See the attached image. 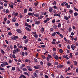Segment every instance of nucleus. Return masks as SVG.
Segmentation results:
<instances>
[{
	"instance_id": "obj_58",
	"label": "nucleus",
	"mask_w": 78,
	"mask_h": 78,
	"mask_svg": "<svg viewBox=\"0 0 78 78\" xmlns=\"http://www.w3.org/2000/svg\"><path fill=\"white\" fill-rule=\"evenodd\" d=\"M15 25L16 27H19V24L17 23H15Z\"/></svg>"
},
{
	"instance_id": "obj_34",
	"label": "nucleus",
	"mask_w": 78,
	"mask_h": 78,
	"mask_svg": "<svg viewBox=\"0 0 78 78\" xmlns=\"http://www.w3.org/2000/svg\"><path fill=\"white\" fill-rule=\"evenodd\" d=\"M59 52L60 53H62V52H63V50H62V49H60L59 50Z\"/></svg>"
},
{
	"instance_id": "obj_20",
	"label": "nucleus",
	"mask_w": 78,
	"mask_h": 78,
	"mask_svg": "<svg viewBox=\"0 0 78 78\" xmlns=\"http://www.w3.org/2000/svg\"><path fill=\"white\" fill-rule=\"evenodd\" d=\"M9 7H10V8H14V5H13L10 4H9Z\"/></svg>"
},
{
	"instance_id": "obj_60",
	"label": "nucleus",
	"mask_w": 78,
	"mask_h": 78,
	"mask_svg": "<svg viewBox=\"0 0 78 78\" xmlns=\"http://www.w3.org/2000/svg\"><path fill=\"white\" fill-rule=\"evenodd\" d=\"M34 61L35 62H37V59L36 58H35L34 59Z\"/></svg>"
},
{
	"instance_id": "obj_57",
	"label": "nucleus",
	"mask_w": 78,
	"mask_h": 78,
	"mask_svg": "<svg viewBox=\"0 0 78 78\" xmlns=\"http://www.w3.org/2000/svg\"><path fill=\"white\" fill-rule=\"evenodd\" d=\"M12 57L13 58H16V56H15V55H12Z\"/></svg>"
},
{
	"instance_id": "obj_52",
	"label": "nucleus",
	"mask_w": 78,
	"mask_h": 78,
	"mask_svg": "<svg viewBox=\"0 0 78 78\" xmlns=\"http://www.w3.org/2000/svg\"><path fill=\"white\" fill-rule=\"evenodd\" d=\"M5 12L6 13H9V10H8V9H6Z\"/></svg>"
},
{
	"instance_id": "obj_24",
	"label": "nucleus",
	"mask_w": 78,
	"mask_h": 78,
	"mask_svg": "<svg viewBox=\"0 0 78 78\" xmlns=\"http://www.w3.org/2000/svg\"><path fill=\"white\" fill-rule=\"evenodd\" d=\"M61 27V24L60 23H59L58 24V26H57V27L58 28H60Z\"/></svg>"
},
{
	"instance_id": "obj_49",
	"label": "nucleus",
	"mask_w": 78,
	"mask_h": 78,
	"mask_svg": "<svg viewBox=\"0 0 78 78\" xmlns=\"http://www.w3.org/2000/svg\"><path fill=\"white\" fill-rule=\"evenodd\" d=\"M74 9L76 11H78V9H77L76 8H75V7H74Z\"/></svg>"
},
{
	"instance_id": "obj_37",
	"label": "nucleus",
	"mask_w": 78,
	"mask_h": 78,
	"mask_svg": "<svg viewBox=\"0 0 78 78\" xmlns=\"http://www.w3.org/2000/svg\"><path fill=\"white\" fill-rule=\"evenodd\" d=\"M24 42H25V44H27L28 42V39H26L25 40Z\"/></svg>"
},
{
	"instance_id": "obj_63",
	"label": "nucleus",
	"mask_w": 78,
	"mask_h": 78,
	"mask_svg": "<svg viewBox=\"0 0 78 78\" xmlns=\"http://www.w3.org/2000/svg\"><path fill=\"white\" fill-rule=\"evenodd\" d=\"M4 6L6 7L7 6H8V4L6 3H5L4 4Z\"/></svg>"
},
{
	"instance_id": "obj_26",
	"label": "nucleus",
	"mask_w": 78,
	"mask_h": 78,
	"mask_svg": "<svg viewBox=\"0 0 78 78\" xmlns=\"http://www.w3.org/2000/svg\"><path fill=\"white\" fill-rule=\"evenodd\" d=\"M69 12L71 14H73V10L72 9H69Z\"/></svg>"
},
{
	"instance_id": "obj_29",
	"label": "nucleus",
	"mask_w": 78,
	"mask_h": 78,
	"mask_svg": "<svg viewBox=\"0 0 78 78\" xmlns=\"http://www.w3.org/2000/svg\"><path fill=\"white\" fill-rule=\"evenodd\" d=\"M69 56V55H63V57L64 58H66L67 57Z\"/></svg>"
},
{
	"instance_id": "obj_38",
	"label": "nucleus",
	"mask_w": 78,
	"mask_h": 78,
	"mask_svg": "<svg viewBox=\"0 0 78 78\" xmlns=\"http://www.w3.org/2000/svg\"><path fill=\"white\" fill-rule=\"evenodd\" d=\"M1 66L2 67H5V64L2 63L1 64Z\"/></svg>"
},
{
	"instance_id": "obj_7",
	"label": "nucleus",
	"mask_w": 78,
	"mask_h": 78,
	"mask_svg": "<svg viewBox=\"0 0 78 78\" xmlns=\"http://www.w3.org/2000/svg\"><path fill=\"white\" fill-rule=\"evenodd\" d=\"M16 31L18 33H21L22 31H21V30L20 29H18L16 30Z\"/></svg>"
},
{
	"instance_id": "obj_9",
	"label": "nucleus",
	"mask_w": 78,
	"mask_h": 78,
	"mask_svg": "<svg viewBox=\"0 0 78 78\" xmlns=\"http://www.w3.org/2000/svg\"><path fill=\"white\" fill-rule=\"evenodd\" d=\"M19 14V13L18 12H16L15 13V12H14L13 13V15H14L15 16H18V15Z\"/></svg>"
},
{
	"instance_id": "obj_54",
	"label": "nucleus",
	"mask_w": 78,
	"mask_h": 78,
	"mask_svg": "<svg viewBox=\"0 0 78 78\" xmlns=\"http://www.w3.org/2000/svg\"><path fill=\"white\" fill-rule=\"evenodd\" d=\"M23 47V46H22V45H19L18 47V48H22V47Z\"/></svg>"
},
{
	"instance_id": "obj_8",
	"label": "nucleus",
	"mask_w": 78,
	"mask_h": 78,
	"mask_svg": "<svg viewBox=\"0 0 78 78\" xmlns=\"http://www.w3.org/2000/svg\"><path fill=\"white\" fill-rule=\"evenodd\" d=\"M25 25L26 27H28L29 28H31V26L30 25L28 24L27 23L25 24Z\"/></svg>"
},
{
	"instance_id": "obj_53",
	"label": "nucleus",
	"mask_w": 78,
	"mask_h": 78,
	"mask_svg": "<svg viewBox=\"0 0 78 78\" xmlns=\"http://www.w3.org/2000/svg\"><path fill=\"white\" fill-rule=\"evenodd\" d=\"M68 49L70 50V46L69 45H68L67 46Z\"/></svg>"
},
{
	"instance_id": "obj_56",
	"label": "nucleus",
	"mask_w": 78,
	"mask_h": 78,
	"mask_svg": "<svg viewBox=\"0 0 78 78\" xmlns=\"http://www.w3.org/2000/svg\"><path fill=\"white\" fill-rule=\"evenodd\" d=\"M74 40L75 41H78V38H77V37H75L74 38Z\"/></svg>"
},
{
	"instance_id": "obj_64",
	"label": "nucleus",
	"mask_w": 78,
	"mask_h": 78,
	"mask_svg": "<svg viewBox=\"0 0 78 78\" xmlns=\"http://www.w3.org/2000/svg\"><path fill=\"white\" fill-rule=\"evenodd\" d=\"M3 6H0V9H3Z\"/></svg>"
},
{
	"instance_id": "obj_1",
	"label": "nucleus",
	"mask_w": 78,
	"mask_h": 78,
	"mask_svg": "<svg viewBox=\"0 0 78 78\" xmlns=\"http://www.w3.org/2000/svg\"><path fill=\"white\" fill-rule=\"evenodd\" d=\"M19 51H20V49L19 48H17L16 50L14 49L13 51V54L15 55L16 53H18Z\"/></svg>"
},
{
	"instance_id": "obj_51",
	"label": "nucleus",
	"mask_w": 78,
	"mask_h": 78,
	"mask_svg": "<svg viewBox=\"0 0 78 78\" xmlns=\"http://www.w3.org/2000/svg\"><path fill=\"white\" fill-rule=\"evenodd\" d=\"M51 63H50V62H48V67H50L51 66Z\"/></svg>"
},
{
	"instance_id": "obj_5",
	"label": "nucleus",
	"mask_w": 78,
	"mask_h": 78,
	"mask_svg": "<svg viewBox=\"0 0 78 78\" xmlns=\"http://www.w3.org/2000/svg\"><path fill=\"white\" fill-rule=\"evenodd\" d=\"M65 6L67 8H68L69 9L70 7V5H68V3H67L65 4Z\"/></svg>"
},
{
	"instance_id": "obj_35",
	"label": "nucleus",
	"mask_w": 78,
	"mask_h": 78,
	"mask_svg": "<svg viewBox=\"0 0 78 78\" xmlns=\"http://www.w3.org/2000/svg\"><path fill=\"white\" fill-rule=\"evenodd\" d=\"M16 70L17 71H18V72H20V69L18 67L17 68Z\"/></svg>"
},
{
	"instance_id": "obj_27",
	"label": "nucleus",
	"mask_w": 78,
	"mask_h": 78,
	"mask_svg": "<svg viewBox=\"0 0 78 78\" xmlns=\"http://www.w3.org/2000/svg\"><path fill=\"white\" fill-rule=\"evenodd\" d=\"M23 70L24 72H26L27 70V69L25 68H23Z\"/></svg>"
},
{
	"instance_id": "obj_32",
	"label": "nucleus",
	"mask_w": 78,
	"mask_h": 78,
	"mask_svg": "<svg viewBox=\"0 0 78 78\" xmlns=\"http://www.w3.org/2000/svg\"><path fill=\"white\" fill-rule=\"evenodd\" d=\"M69 55H70L69 57L70 58H72L73 57V55H72V53H70Z\"/></svg>"
},
{
	"instance_id": "obj_4",
	"label": "nucleus",
	"mask_w": 78,
	"mask_h": 78,
	"mask_svg": "<svg viewBox=\"0 0 78 78\" xmlns=\"http://www.w3.org/2000/svg\"><path fill=\"white\" fill-rule=\"evenodd\" d=\"M71 47L72 49L73 50H74L76 48V46L74 45V44H72Z\"/></svg>"
},
{
	"instance_id": "obj_18",
	"label": "nucleus",
	"mask_w": 78,
	"mask_h": 78,
	"mask_svg": "<svg viewBox=\"0 0 78 78\" xmlns=\"http://www.w3.org/2000/svg\"><path fill=\"white\" fill-rule=\"evenodd\" d=\"M64 19H65V20H67L69 19V17L67 16H65L64 17Z\"/></svg>"
},
{
	"instance_id": "obj_10",
	"label": "nucleus",
	"mask_w": 78,
	"mask_h": 78,
	"mask_svg": "<svg viewBox=\"0 0 78 78\" xmlns=\"http://www.w3.org/2000/svg\"><path fill=\"white\" fill-rule=\"evenodd\" d=\"M12 22H16V19L15 17H13L12 18Z\"/></svg>"
},
{
	"instance_id": "obj_3",
	"label": "nucleus",
	"mask_w": 78,
	"mask_h": 78,
	"mask_svg": "<svg viewBox=\"0 0 78 78\" xmlns=\"http://www.w3.org/2000/svg\"><path fill=\"white\" fill-rule=\"evenodd\" d=\"M11 38L12 40H16L17 39H18V36H15L14 37H11Z\"/></svg>"
},
{
	"instance_id": "obj_21",
	"label": "nucleus",
	"mask_w": 78,
	"mask_h": 78,
	"mask_svg": "<svg viewBox=\"0 0 78 78\" xmlns=\"http://www.w3.org/2000/svg\"><path fill=\"white\" fill-rule=\"evenodd\" d=\"M53 8L54 9H57V10H58V9H59V8L58 7L56 6V5H54L53 7Z\"/></svg>"
},
{
	"instance_id": "obj_28",
	"label": "nucleus",
	"mask_w": 78,
	"mask_h": 78,
	"mask_svg": "<svg viewBox=\"0 0 78 78\" xmlns=\"http://www.w3.org/2000/svg\"><path fill=\"white\" fill-rule=\"evenodd\" d=\"M49 12H52L53 11V8L52 7H50L49 9Z\"/></svg>"
},
{
	"instance_id": "obj_36",
	"label": "nucleus",
	"mask_w": 78,
	"mask_h": 78,
	"mask_svg": "<svg viewBox=\"0 0 78 78\" xmlns=\"http://www.w3.org/2000/svg\"><path fill=\"white\" fill-rule=\"evenodd\" d=\"M66 3V2H63L62 4H61L62 6H64V4Z\"/></svg>"
},
{
	"instance_id": "obj_33",
	"label": "nucleus",
	"mask_w": 78,
	"mask_h": 78,
	"mask_svg": "<svg viewBox=\"0 0 78 78\" xmlns=\"http://www.w3.org/2000/svg\"><path fill=\"white\" fill-rule=\"evenodd\" d=\"M34 37H35V38H37V37H38V35L37 34H35Z\"/></svg>"
},
{
	"instance_id": "obj_16",
	"label": "nucleus",
	"mask_w": 78,
	"mask_h": 78,
	"mask_svg": "<svg viewBox=\"0 0 78 78\" xmlns=\"http://www.w3.org/2000/svg\"><path fill=\"white\" fill-rule=\"evenodd\" d=\"M25 66V64H23L22 65H21L20 66V69H22V68L23 67H24Z\"/></svg>"
},
{
	"instance_id": "obj_15",
	"label": "nucleus",
	"mask_w": 78,
	"mask_h": 78,
	"mask_svg": "<svg viewBox=\"0 0 78 78\" xmlns=\"http://www.w3.org/2000/svg\"><path fill=\"white\" fill-rule=\"evenodd\" d=\"M55 59L56 60H58L59 59V57L58 55H55V56H54Z\"/></svg>"
},
{
	"instance_id": "obj_46",
	"label": "nucleus",
	"mask_w": 78,
	"mask_h": 78,
	"mask_svg": "<svg viewBox=\"0 0 78 78\" xmlns=\"http://www.w3.org/2000/svg\"><path fill=\"white\" fill-rule=\"evenodd\" d=\"M54 28H55V29H57V26L54 25L53 26Z\"/></svg>"
},
{
	"instance_id": "obj_45",
	"label": "nucleus",
	"mask_w": 78,
	"mask_h": 78,
	"mask_svg": "<svg viewBox=\"0 0 78 78\" xmlns=\"http://www.w3.org/2000/svg\"><path fill=\"white\" fill-rule=\"evenodd\" d=\"M42 57L43 59H45L46 58V57H45V56L43 55H42Z\"/></svg>"
},
{
	"instance_id": "obj_2",
	"label": "nucleus",
	"mask_w": 78,
	"mask_h": 78,
	"mask_svg": "<svg viewBox=\"0 0 78 78\" xmlns=\"http://www.w3.org/2000/svg\"><path fill=\"white\" fill-rule=\"evenodd\" d=\"M61 12H58V14H56V13H55L54 15V16L55 17L56 16H58L59 17H61Z\"/></svg>"
},
{
	"instance_id": "obj_17",
	"label": "nucleus",
	"mask_w": 78,
	"mask_h": 78,
	"mask_svg": "<svg viewBox=\"0 0 78 78\" xmlns=\"http://www.w3.org/2000/svg\"><path fill=\"white\" fill-rule=\"evenodd\" d=\"M1 63H2V64H4V65H5V66H8V62H2Z\"/></svg>"
},
{
	"instance_id": "obj_59",
	"label": "nucleus",
	"mask_w": 78,
	"mask_h": 78,
	"mask_svg": "<svg viewBox=\"0 0 78 78\" xmlns=\"http://www.w3.org/2000/svg\"><path fill=\"white\" fill-rule=\"evenodd\" d=\"M48 56L49 58H52V56L50 55H48Z\"/></svg>"
},
{
	"instance_id": "obj_47",
	"label": "nucleus",
	"mask_w": 78,
	"mask_h": 78,
	"mask_svg": "<svg viewBox=\"0 0 78 78\" xmlns=\"http://www.w3.org/2000/svg\"><path fill=\"white\" fill-rule=\"evenodd\" d=\"M1 53L2 54H4V53H5V52L4 51H3V49H1Z\"/></svg>"
},
{
	"instance_id": "obj_22",
	"label": "nucleus",
	"mask_w": 78,
	"mask_h": 78,
	"mask_svg": "<svg viewBox=\"0 0 78 78\" xmlns=\"http://www.w3.org/2000/svg\"><path fill=\"white\" fill-rule=\"evenodd\" d=\"M40 22L39 21H37L35 23L36 25H39L40 24Z\"/></svg>"
},
{
	"instance_id": "obj_31",
	"label": "nucleus",
	"mask_w": 78,
	"mask_h": 78,
	"mask_svg": "<svg viewBox=\"0 0 78 78\" xmlns=\"http://www.w3.org/2000/svg\"><path fill=\"white\" fill-rule=\"evenodd\" d=\"M78 15V13L76 12H75L74 14V16H77Z\"/></svg>"
},
{
	"instance_id": "obj_40",
	"label": "nucleus",
	"mask_w": 78,
	"mask_h": 78,
	"mask_svg": "<svg viewBox=\"0 0 78 78\" xmlns=\"http://www.w3.org/2000/svg\"><path fill=\"white\" fill-rule=\"evenodd\" d=\"M72 31V27H70L69 28V31L70 32Z\"/></svg>"
},
{
	"instance_id": "obj_44",
	"label": "nucleus",
	"mask_w": 78,
	"mask_h": 78,
	"mask_svg": "<svg viewBox=\"0 0 78 78\" xmlns=\"http://www.w3.org/2000/svg\"><path fill=\"white\" fill-rule=\"evenodd\" d=\"M41 47L42 48H45V45H41Z\"/></svg>"
},
{
	"instance_id": "obj_62",
	"label": "nucleus",
	"mask_w": 78,
	"mask_h": 78,
	"mask_svg": "<svg viewBox=\"0 0 78 78\" xmlns=\"http://www.w3.org/2000/svg\"><path fill=\"white\" fill-rule=\"evenodd\" d=\"M0 4L1 5H2V6H3V3L1 1H0Z\"/></svg>"
},
{
	"instance_id": "obj_43",
	"label": "nucleus",
	"mask_w": 78,
	"mask_h": 78,
	"mask_svg": "<svg viewBox=\"0 0 78 78\" xmlns=\"http://www.w3.org/2000/svg\"><path fill=\"white\" fill-rule=\"evenodd\" d=\"M52 36H53V37L55 36V35H56V32H54L52 34Z\"/></svg>"
},
{
	"instance_id": "obj_42",
	"label": "nucleus",
	"mask_w": 78,
	"mask_h": 78,
	"mask_svg": "<svg viewBox=\"0 0 78 78\" xmlns=\"http://www.w3.org/2000/svg\"><path fill=\"white\" fill-rule=\"evenodd\" d=\"M28 69L29 71H30V72H32L33 71V69L31 68H29Z\"/></svg>"
},
{
	"instance_id": "obj_30",
	"label": "nucleus",
	"mask_w": 78,
	"mask_h": 78,
	"mask_svg": "<svg viewBox=\"0 0 78 78\" xmlns=\"http://www.w3.org/2000/svg\"><path fill=\"white\" fill-rule=\"evenodd\" d=\"M28 12V10L27 9H24V13H27Z\"/></svg>"
},
{
	"instance_id": "obj_25",
	"label": "nucleus",
	"mask_w": 78,
	"mask_h": 78,
	"mask_svg": "<svg viewBox=\"0 0 78 78\" xmlns=\"http://www.w3.org/2000/svg\"><path fill=\"white\" fill-rule=\"evenodd\" d=\"M34 75L36 77V78H37V74H36V73H33Z\"/></svg>"
},
{
	"instance_id": "obj_14",
	"label": "nucleus",
	"mask_w": 78,
	"mask_h": 78,
	"mask_svg": "<svg viewBox=\"0 0 78 78\" xmlns=\"http://www.w3.org/2000/svg\"><path fill=\"white\" fill-rule=\"evenodd\" d=\"M43 17H44V16H42V15H41L39 16L38 17V20H41V19H42V18H43Z\"/></svg>"
},
{
	"instance_id": "obj_23",
	"label": "nucleus",
	"mask_w": 78,
	"mask_h": 78,
	"mask_svg": "<svg viewBox=\"0 0 78 78\" xmlns=\"http://www.w3.org/2000/svg\"><path fill=\"white\" fill-rule=\"evenodd\" d=\"M20 77H21V78H26L27 77L25 76L24 75H21Z\"/></svg>"
},
{
	"instance_id": "obj_39",
	"label": "nucleus",
	"mask_w": 78,
	"mask_h": 78,
	"mask_svg": "<svg viewBox=\"0 0 78 78\" xmlns=\"http://www.w3.org/2000/svg\"><path fill=\"white\" fill-rule=\"evenodd\" d=\"M69 37H71V39H72L71 40H74V38L71 35H70L69 36Z\"/></svg>"
},
{
	"instance_id": "obj_11",
	"label": "nucleus",
	"mask_w": 78,
	"mask_h": 78,
	"mask_svg": "<svg viewBox=\"0 0 78 78\" xmlns=\"http://www.w3.org/2000/svg\"><path fill=\"white\" fill-rule=\"evenodd\" d=\"M40 31L41 33H43L45 31V30L44 28V27H42L41 28V30H40Z\"/></svg>"
},
{
	"instance_id": "obj_12",
	"label": "nucleus",
	"mask_w": 78,
	"mask_h": 78,
	"mask_svg": "<svg viewBox=\"0 0 78 78\" xmlns=\"http://www.w3.org/2000/svg\"><path fill=\"white\" fill-rule=\"evenodd\" d=\"M58 68H60V69H61L63 67V65H59L57 66Z\"/></svg>"
},
{
	"instance_id": "obj_13",
	"label": "nucleus",
	"mask_w": 78,
	"mask_h": 78,
	"mask_svg": "<svg viewBox=\"0 0 78 78\" xmlns=\"http://www.w3.org/2000/svg\"><path fill=\"white\" fill-rule=\"evenodd\" d=\"M34 16L35 17H39V14L38 13H37L34 14Z\"/></svg>"
},
{
	"instance_id": "obj_50",
	"label": "nucleus",
	"mask_w": 78,
	"mask_h": 78,
	"mask_svg": "<svg viewBox=\"0 0 78 78\" xmlns=\"http://www.w3.org/2000/svg\"><path fill=\"white\" fill-rule=\"evenodd\" d=\"M22 55L23 56H25V52H22Z\"/></svg>"
},
{
	"instance_id": "obj_19",
	"label": "nucleus",
	"mask_w": 78,
	"mask_h": 78,
	"mask_svg": "<svg viewBox=\"0 0 78 78\" xmlns=\"http://www.w3.org/2000/svg\"><path fill=\"white\" fill-rule=\"evenodd\" d=\"M25 29L26 30H27V31H31V29L27 27H26L25 28Z\"/></svg>"
},
{
	"instance_id": "obj_41",
	"label": "nucleus",
	"mask_w": 78,
	"mask_h": 78,
	"mask_svg": "<svg viewBox=\"0 0 78 78\" xmlns=\"http://www.w3.org/2000/svg\"><path fill=\"white\" fill-rule=\"evenodd\" d=\"M23 74L24 75H28V73L27 72H24L23 73Z\"/></svg>"
},
{
	"instance_id": "obj_48",
	"label": "nucleus",
	"mask_w": 78,
	"mask_h": 78,
	"mask_svg": "<svg viewBox=\"0 0 78 78\" xmlns=\"http://www.w3.org/2000/svg\"><path fill=\"white\" fill-rule=\"evenodd\" d=\"M20 18H22V17H23V15L21 13L20 14Z\"/></svg>"
},
{
	"instance_id": "obj_61",
	"label": "nucleus",
	"mask_w": 78,
	"mask_h": 78,
	"mask_svg": "<svg viewBox=\"0 0 78 78\" xmlns=\"http://www.w3.org/2000/svg\"><path fill=\"white\" fill-rule=\"evenodd\" d=\"M8 34L9 36H11V35H12V33H11V32H9L8 33Z\"/></svg>"
},
{
	"instance_id": "obj_55",
	"label": "nucleus",
	"mask_w": 78,
	"mask_h": 78,
	"mask_svg": "<svg viewBox=\"0 0 78 78\" xmlns=\"http://www.w3.org/2000/svg\"><path fill=\"white\" fill-rule=\"evenodd\" d=\"M40 64L41 66H43L44 63H43V62L42 61H41L40 62Z\"/></svg>"
},
{
	"instance_id": "obj_6",
	"label": "nucleus",
	"mask_w": 78,
	"mask_h": 78,
	"mask_svg": "<svg viewBox=\"0 0 78 78\" xmlns=\"http://www.w3.org/2000/svg\"><path fill=\"white\" fill-rule=\"evenodd\" d=\"M34 14V13L33 12L32 13L30 12L28 13V15L29 16H33Z\"/></svg>"
}]
</instances>
